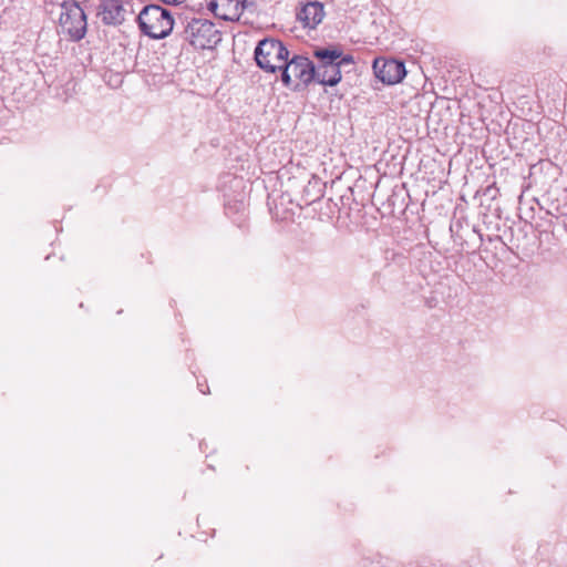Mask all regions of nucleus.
<instances>
[{
	"instance_id": "nucleus-9",
	"label": "nucleus",
	"mask_w": 567,
	"mask_h": 567,
	"mask_svg": "<svg viewBox=\"0 0 567 567\" xmlns=\"http://www.w3.org/2000/svg\"><path fill=\"white\" fill-rule=\"evenodd\" d=\"M297 17L303 27L313 29L324 17L323 6L318 1L308 2L300 9Z\"/></svg>"
},
{
	"instance_id": "nucleus-2",
	"label": "nucleus",
	"mask_w": 567,
	"mask_h": 567,
	"mask_svg": "<svg viewBox=\"0 0 567 567\" xmlns=\"http://www.w3.org/2000/svg\"><path fill=\"white\" fill-rule=\"evenodd\" d=\"M137 20L142 32L153 39L167 37L174 27L171 12L157 4L144 7Z\"/></svg>"
},
{
	"instance_id": "nucleus-7",
	"label": "nucleus",
	"mask_w": 567,
	"mask_h": 567,
	"mask_svg": "<svg viewBox=\"0 0 567 567\" xmlns=\"http://www.w3.org/2000/svg\"><path fill=\"white\" fill-rule=\"evenodd\" d=\"M246 0H207V9L225 21L239 20Z\"/></svg>"
},
{
	"instance_id": "nucleus-11",
	"label": "nucleus",
	"mask_w": 567,
	"mask_h": 567,
	"mask_svg": "<svg viewBox=\"0 0 567 567\" xmlns=\"http://www.w3.org/2000/svg\"><path fill=\"white\" fill-rule=\"evenodd\" d=\"M61 9H62V11L60 13V19H59L60 24L63 29V32L71 34V28H66V24L71 19V14L69 12L65 1L61 2Z\"/></svg>"
},
{
	"instance_id": "nucleus-8",
	"label": "nucleus",
	"mask_w": 567,
	"mask_h": 567,
	"mask_svg": "<svg viewBox=\"0 0 567 567\" xmlns=\"http://www.w3.org/2000/svg\"><path fill=\"white\" fill-rule=\"evenodd\" d=\"M97 14L105 24H121L125 20L126 9L122 0H101Z\"/></svg>"
},
{
	"instance_id": "nucleus-3",
	"label": "nucleus",
	"mask_w": 567,
	"mask_h": 567,
	"mask_svg": "<svg viewBox=\"0 0 567 567\" xmlns=\"http://www.w3.org/2000/svg\"><path fill=\"white\" fill-rule=\"evenodd\" d=\"M184 39L195 49H213L220 40V32L206 19H192L184 29Z\"/></svg>"
},
{
	"instance_id": "nucleus-6",
	"label": "nucleus",
	"mask_w": 567,
	"mask_h": 567,
	"mask_svg": "<svg viewBox=\"0 0 567 567\" xmlns=\"http://www.w3.org/2000/svg\"><path fill=\"white\" fill-rule=\"evenodd\" d=\"M372 66L375 76L385 84H396L406 74L404 64L393 59H375Z\"/></svg>"
},
{
	"instance_id": "nucleus-4",
	"label": "nucleus",
	"mask_w": 567,
	"mask_h": 567,
	"mask_svg": "<svg viewBox=\"0 0 567 567\" xmlns=\"http://www.w3.org/2000/svg\"><path fill=\"white\" fill-rule=\"evenodd\" d=\"M289 58V51L281 41L264 39L255 49V60L258 66L267 72L281 70Z\"/></svg>"
},
{
	"instance_id": "nucleus-1",
	"label": "nucleus",
	"mask_w": 567,
	"mask_h": 567,
	"mask_svg": "<svg viewBox=\"0 0 567 567\" xmlns=\"http://www.w3.org/2000/svg\"><path fill=\"white\" fill-rule=\"evenodd\" d=\"M318 60L315 65V80L322 84L334 86L341 81V68L354 63L350 54H343L338 47L318 48L313 51Z\"/></svg>"
},
{
	"instance_id": "nucleus-5",
	"label": "nucleus",
	"mask_w": 567,
	"mask_h": 567,
	"mask_svg": "<svg viewBox=\"0 0 567 567\" xmlns=\"http://www.w3.org/2000/svg\"><path fill=\"white\" fill-rule=\"evenodd\" d=\"M281 80L286 86L293 89L307 85L315 80V65L308 58L295 55L291 60L285 61Z\"/></svg>"
},
{
	"instance_id": "nucleus-10",
	"label": "nucleus",
	"mask_w": 567,
	"mask_h": 567,
	"mask_svg": "<svg viewBox=\"0 0 567 567\" xmlns=\"http://www.w3.org/2000/svg\"><path fill=\"white\" fill-rule=\"evenodd\" d=\"M86 33V16L83 9L73 1V40H81Z\"/></svg>"
}]
</instances>
